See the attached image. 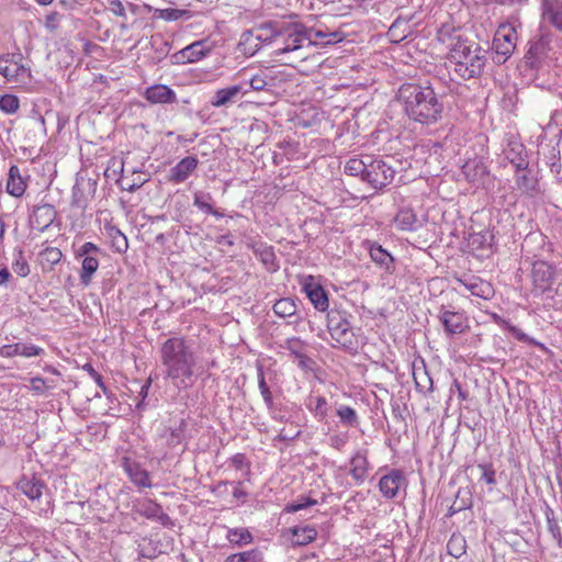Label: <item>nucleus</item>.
Instances as JSON below:
<instances>
[{
  "instance_id": "1",
  "label": "nucleus",
  "mask_w": 562,
  "mask_h": 562,
  "mask_svg": "<svg viewBox=\"0 0 562 562\" xmlns=\"http://www.w3.org/2000/svg\"><path fill=\"white\" fill-rule=\"evenodd\" d=\"M445 93L436 91L429 83H404L397 99L404 106L407 117L422 125L430 126L442 120L446 102Z\"/></svg>"
},
{
  "instance_id": "2",
  "label": "nucleus",
  "mask_w": 562,
  "mask_h": 562,
  "mask_svg": "<svg viewBox=\"0 0 562 562\" xmlns=\"http://www.w3.org/2000/svg\"><path fill=\"white\" fill-rule=\"evenodd\" d=\"M559 38L548 27L541 26L539 34L529 41V48L525 54V63L531 69H538L544 64L558 60Z\"/></svg>"
},
{
  "instance_id": "3",
  "label": "nucleus",
  "mask_w": 562,
  "mask_h": 562,
  "mask_svg": "<svg viewBox=\"0 0 562 562\" xmlns=\"http://www.w3.org/2000/svg\"><path fill=\"white\" fill-rule=\"evenodd\" d=\"M451 61H454V71L463 79L479 77L485 64V57L481 54L477 44H469L467 41H458L450 53Z\"/></svg>"
},
{
  "instance_id": "4",
  "label": "nucleus",
  "mask_w": 562,
  "mask_h": 562,
  "mask_svg": "<svg viewBox=\"0 0 562 562\" xmlns=\"http://www.w3.org/2000/svg\"><path fill=\"white\" fill-rule=\"evenodd\" d=\"M351 315L342 310L331 308L327 313V329L335 340L334 347H341L350 353L358 351V339L350 323Z\"/></svg>"
},
{
  "instance_id": "5",
  "label": "nucleus",
  "mask_w": 562,
  "mask_h": 562,
  "mask_svg": "<svg viewBox=\"0 0 562 562\" xmlns=\"http://www.w3.org/2000/svg\"><path fill=\"white\" fill-rule=\"evenodd\" d=\"M282 31L279 34V38H283L281 45H279L273 54L276 56L296 52L304 46L306 42L312 45V32L307 31V26L299 21H282Z\"/></svg>"
},
{
  "instance_id": "6",
  "label": "nucleus",
  "mask_w": 562,
  "mask_h": 562,
  "mask_svg": "<svg viewBox=\"0 0 562 562\" xmlns=\"http://www.w3.org/2000/svg\"><path fill=\"white\" fill-rule=\"evenodd\" d=\"M0 75L7 81L16 85H26L31 80V69L23 63L21 53H8L0 56Z\"/></svg>"
},
{
  "instance_id": "7",
  "label": "nucleus",
  "mask_w": 562,
  "mask_h": 562,
  "mask_svg": "<svg viewBox=\"0 0 562 562\" xmlns=\"http://www.w3.org/2000/svg\"><path fill=\"white\" fill-rule=\"evenodd\" d=\"M104 255L103 249L91 241L83 243L76 250V257L82 258L80 270L81 284L89 285L91 283L92 277L99 268L100 258L104 257Z\"/></svg>"
},
{
  "instance_id": "8",
  "label": "nucleus",
  "mask_w": 562,
  "mask_h": 562,
  "mask_svg": "<svg viewBox=\"0 0 562 562\" xmlns=\"http://www.w3.org/2000/svg\"><path fill=\"white\" fill-rule=\"evenodd\" d=\"M367 167L363 181L369 183L375 190H382L389 186L396 173L392 166L384 159H374L368 156Z\"/></svg>"
},
{
  "instance_id": "9",
  "label": "nucleus",
  "mask_w": 562,
  "mask_h": 562,
  "mask_svg": "<svg viewBox=\"0 0 562 562\" xmlns=\"http://www.w3.org/2000/svg\"><path fill=\"white\" fill-rule=\"evenodd\" d=\"M438 319L449 337L461 335L469 330V318L463 311H456L451 305H441Z\"/></svg>"
},
{
  "instance_id": "10",
  "label": "nucleus",
  "mask_w": 562,
  "mask_h": 562,
  "mask_svg": "<svg viewBox=\"0 0 562 562\" xmlns=\"http://www.w3.org/2000/svg\"><path fill=\"white\" fill-rule=\"evenodd\" d=\"M517 33L508 25L498 27L494 35L493 48L496 53L497 63L502 64L513 54L516 47Z\"/></svg>"
},
{
  "instance_id": "11",
  "label": "nucleus",
  "mask_w": 562,
  "mask_h": 562,
  "mask_svg": "<svg viewBox=\"0 0 562 562\" xmlns=\"http://www.w3.org/2000/svg\"><path fill=\"white\" fill-rule=\"evenodd\" d=\"M194 342L178 339V378L182 376L184 387L191 384L192 367L195 364Z\"/></svg>"
},
{
  "instance_id": "12",
  "label": "nucleus",
  "mask_w": 562,
  "mask_h": 562,
  "mask_svg": "<svg viewBox=\"0 0 562 562\" xmlns=\"http://www.w3.org/2000/svg\"><path fill=\"white\" fill-rule=\"evenodd\" d=\"M97 192V181L92 179L77 180L72 187L71 206L81 211H86L89 202L94 198Z\"/></svg>"
},
{
  "instance_id": "13",
  "label": "nucleus",
  "mask_w": 562,
  "mask_h": 562,
  "mask_svg": "<svg viewBox=\"0 0 562 562\" xmlns=\"http://www.w3.org/2000/svg\"><path fill=\"white\" fill-rule=\"evenodd\" d=\"M407 480L404 472L400 469H393L383 475L379 481V490L385 498H395L402 486H406Z\"/></svg>"
},
{
  "instance_id": "14",
  "label": "nucleus",
  "mask_w": 562,
  "mask_h": 562,
  "mask_svg": "<svg viewBox=\"0 0 562 562\" xmlns=\"http://www.w3.org/2000/svg\"><path fill=\"white\" fill-rule=\"evenodd\" d=\"M554 268L546 261H536L532 266V282L536 291H550L554 280Z\"/></svg>"
},
{
  "instance_id": "15",
  "label": "nucleus",
  "mask_w": 562,
  "mask_h": 562,
  "mask_svg": "<svg viewBox=\"0 0 562 562\" xmlns=\"http://www.w3.org/2000/svg\"><path fill=\"white\" fill-rule=\"evenodd\" d=\"M457 282L462 284L465 289H468L472 295L490 300L494 295L493 285L475 276H464L462 278H457Z\"/></svg>"
},
{
  "instance_id": "16",
  "label": "nucleus",
  "mask_w": 562,
  "mask_h": 562,
  "mask_svg": "<svg viewBox=\"0 0 562 562\" xmlns=\"http://www.w3.org/2000/svg\"><path fill=\"white\" fill-rule=\"evenodd\" d=\"M211 50L206 41H195L178 50V64L195 63L206 56Z\"/></svg>"
},
{
  "instance_id": "17",
  "label": "nucleus",
  "mask_w": 562,
  "mask_h": 562,
  "mask_svg": "<svg viewBox=\"0 0 562 562\" xmlns=\"http://www.w3.org/2000/svg\"><path fill=\"white\" fill-rule=\"evenodd\" d=\"M282 20H269L252 27L261 45H270L279 38Z\"/></svg>"
},
{
  "instance_id": "18",
  "label": "nucleus",
  "mask_w": 562,
  "mask_h": 562,
  "mask_svg": "<svg viewBox=\"0 0 562 562\" xmlns=\"http://www.w3.org/2000/svg\"><path fill=\"white\" fill-rule=\"evenodd\" d=\"M541 16L543 21L562 32V0H541Z\"/></svg>"
},
{
  "instance_id": "19",
  "label": "nucleus",
  "mask_w": 562,
  "mask_h": 562,
  "mask_svg": "<svg viewBox=\"0 0 562 562\" xmlns=\"http://www.w3.org/2000/svg\"><path fill=\"white\" fill-rule=\"evenodd\" d=\"M272 308L277 316L281 318H290L288 322L289 325H297L302 321V317L297 315V303L292 297L279 299L273 304Z\"/></svg>"
},
{
  "instance_id": "20",
  "label": "nucleus",
  "mask_w": 562,
  "mask_h": 562,
  "mask_svg": "<svg viewBox=\"0 0 562 562\" xmlns=\"http://www.w3.org/2000/svg\"><path fill=\"white\" fill-rule=\"evenodd\" d=\"M122 467L127 473L131 481L138 487H150L151 482L148 472L140 467L137 462L130 458L122 459Z\"/></svg>"
},
{
  "instance_id": "21",
  "label": "nucleus",
  "mask_w": 562,
  "mask_h": 562,
  "mask_svg": "<svg viewBox=\"0 0 562 562\" xmlns=\"http://www.w3.org/2000/svg\"><path fill=\"white\" fill-rule=\"evenodd\" d=\"M247 90L243 89L241 85H234L215 91L210 103L214 108L226 106L237 101L240 94L247 93Z\"/></svg>"
},
{
  "instance_id": "22",
  "label": "nucleus",
  "mask_w": 562,
  "mask_h": 562,
  "mask_svg": "<svg viewBox=\"0 0 562 562\" xmlns=\"http://www.w3.org/2000/svg\"><path fill=\"white\" fill-rule=\"evenodd\" d=\"M16 487L25 496L34 501L42 496L45 484L35 474H23L22 477L18 481Z\"/></svg>"
},
{
  "instance_id": "23",
  "label": "nucleus",
  "mask_w": 562,
  "mask_h": 562,
  "mask_svg": "<svg viewBox=\"0 0 562 562\" xmlns=\"http://www.w3.org/2000/svg\"><path fill=\"white\" fill-rule=\"evenodd\" d=\"M57 212L52 204L45 203L35 206L33 210L32 222L40 229H47L55 221Z\"/></svg>"
},
{
  "instance_id": "24",
  "label": "nucleus",
  "mask_w": 562,
  "mask_h": 562,
  "mask_svg": "<svg viewBox=\"0 0 562 562\" xmlns=\"http://www.w3.org/2000/svg\"><path fill=\"white\" fill-rule=\"evenodd\" d=\"M27 188L26 179L21 175L18 166L12 165L8 172L7 192L15 198H21Z\"/></svg>"
},
{
  "instance_id": "25",
  "label": "nucleus",
  "mask_w": 562,
  "mask_h": 562,
  "mask_svg": "<svg viewBox=\"0 0 562 562\" xmlns=\"http://www.w3.org/2000/svg\"><path fill=\"white\" fill-rule=\"evenodd\" d=\"M369 254L372 261L375 265H378L381 269H384L386 272L390 273L394 271V258L381 245L376 243L370 244Z\"/></svg>"
},
{
  "instance_id": "26",
  "label": "nucleus",
  "mask_w": 562,
  "mask_h": 562,
  "mask_svg": "<svg viewBox=\"0 0 562 562\" xmlns=\"http://www.w3.org/2000/svg\"><path fill=\"white\" fill-rule=\"evenodd\" d=\"M252 250L268 271L276 272L279 269L277 256L272 246L260 243L254 245Z\"/></svg>"
},
{
  "instance_id": "27",
  "label": "nucleus",
  "mask_w": 562,
  "mask_h": 562,
  "mask_svg": "<svg viewBox=\"0 0 562 562\" xmlns=\"http://www.w3.org/2000/svg\"><path fill=\"white\" fill-rule=\"evenodd\" d=\"M304 291L316 310L324 312L328 308L327 293L322 285L306 283Z\"/></svg>"
},
{
  "instance_id": "28",
  "label": "nucleus",
  "mask_w": 562,
  "mask_h": 562,
  "mask_svg": "<svg viewBox=\"0 0 562 562\" xmlns=\"http://www.w3.org/2000/svg\"><path fill=\"white\" fill-rule=\"evenodd\" d=\"M291 541L293 546H306L313 542L317 537V530L313 526H294L290 528Z\"/></svg>"
},
{
  "instance_id": "29",
  "label": "nucleus",
  "mask_w": 562,
  "mask_h": 562,
  "mask_svg": "<svg viewBox=\"0 0 562 562\" xmlns=\"http://www.w3.org/2000/svg\"><path fill=\"white\" fill-rule=\"evenodd\" d=\"M161 360L166 367V373L172 380L176 379V341L169 338L161 348Z\"/></svg>"
},
{
  "instance_id": "30",
  "label": "nucleus",
  "mask_w": 562,
  "mask_h": 562,
  "mask_svg": "<svg viewBox=\"0 0 562 562\" xmlns=\"http://www.w3.org/2000/svg\"><path fill=\"white\" fill-rule=\"evenodd\" d=\"M145 97L150 103H167L172 101L175 92L165 85H154L146 89Z\"/></svg>"
},
{
  "instance_id": "31",
  "label": "nucleus",
  "mask_w": 562,
  "mask_h": 562,
  "mask_svg": "<svg viewBox=\"0 0 562 562\" xmlns=\"http://www.w3.org/2000/svg\"><path fill=\"white\" fill-rule=\"evenodd\" d=\"M394 221L402 231H416L418 226L417 216L411 207L400 209Z\"/></svg>"
},
{
  "instance_id": "32",
  "label": "nucleus",
  "mask_w": 562,
  "mask_h": 562,
  "mask_svg": "<svg viewBox=\"0 0 562 562\" xmlns=\"http://www.w3.org/2000/svg\"><path fill=\"white\" fill-rule=\"evenodd\" d=\"M105 231L108 237L111 239L112 248L119 254L125 252L128 248L126 236L114 225H106Z\"/></svg>"
},
{
  "instance_id": "33",
  "label": "nucleus",
  "mask_w": 562,
  "mask_h": 562,
  "mask_svg": "<svg viewBox=\"0 0 562 562\" xmlns=\"http://www.w3.org/2000/svg\"><path fill=\"white\" fill-rule=\"evenodd\" d=\"M239 47L244 50L245 54L252 56L262 47V45L258 41V37L254 33L252 29H250L246 30L241 34Z\"/></svg>"
},
{
  "instance_id": "34",
  "label": "nucleus",
  "mask_w": 562,
  "mask_h": 562,
  "mask_svg": "<svg viewBox=\"0 0 562 562\" xmlns=\"http://www.w3.org/2000/svg\"><path fill=\"white\" fill-rule=\"evenodd\" d=\"M368 459L358 452L350 461V475L358 482H363L368 471Z\"/></svg>"
},
{
  "instance_id": "35",
  "label": "nucleus",
  "mask_w": 562,
  "mask_h": 562,
  "mask_svg": "<svg viewBox=\"0 0 562 562\" xmlns=\"http://www.w3.org/2000/svg\"><path fill=\"white\" fill-rule=\"evenodd\" d=\"M368 166V156L366 159H360L357 157L350 158L347 160L344 171L346 175L351 177H360V179L364 180V172H367Z\"/></svg>"
},
{
  "instance_id": "36",
  "label": "nucleus",
  "mask_w": 562,
  "mask_h": 562,
  "mask_svg": "<svg viewBox=\"0 0 562 562\" xmlns=\"http://www.w3.org/2000/svg\"><path fill=\"white\" fill-rule=\"evenodd\" d=\"M193 204L203 213L212 214L216 217H222L223 214L216 211L212 205V196L210 193L195 192Z\"/></svg>"
},
{
  "instance_id": "37",
  "label": "nucleus",
  "mask_w": 562,
  "mask_h": 562,
  "mask_svg": "<svg viewBox=\"0 0 562 562\" xmlns=\"http://www.w3.org/2000/svg\"><path fill=\"white\" fill-rule=\"evenodd\" d=\"M226 538L232 544L238 547L251 543L254 540L252 535L246 528H231L227 530Z\"/></svg>"
},
{
  "instance_id": "38",
  "label": "nucleus",
  "mask_w": 562,
  "mask_h": 562,
  "mask_svg": "<svg viewBox=\"0 0 562 562\" xmlns=\"http://www.w3.org/2000/svg\"><path fill=\"white\" fill-rule=\"evenodd\" d=\"M307 408L317 417L319 420H324L328 415V403L324 396H310Z\"/></svg>"
},
{
  "instance_id": "39",
  "label": "nucleus",
  "mask_w": 562,
  "mask_h": 562,
  "mask_svg": "<svg viewBox=\"0 0 562 562\" xmlns=\"http://www.w3.org/2000/svg\"><path fill=\"white\" fill-rule=\"evenodd\" d=\"M339 422L346 427H358L360 422L357 412L347 405H340L336 411Z\"/></svg>"
},
{
  "instance_id": "40",
  "label": "nucleus",
  "mask_w": 562,
  "mask_h": 562,
  "mask_svg": "<svg viewBox=\"0 0 562 562\" xmlns=\"http://www.w3.org/2000/svg\"><path fill=\"white\" fill-rule=\"evenodd\" d=\"M548 531L552 535L553 539L557 541L558 547L562 548V533L560 526L558 524V519L555 517L554 510L550 507L546 508L544 512Z\"/></svg>"
},
{
  "instance_id": "41",
  "label": "nucleus",
  "mask_w": 562,
  "mask_h": 562,
  "mask_svg": "<svg viewBox=\"0 0 562 562\" xmlns=\"http://www.w3.org/2000/svg\"><path fill=\"white\" fill-rule=\"evenodd\" d=\"M472 505L471 493L468 488H459L456 499L450 507V513L456 514Z\"/></svg>"
},
{
  "instance_id": "42",
  "label": "nucleus",
  "mask_w": 562,
  "mask_h": 562,
  "mask_svg": "<svg viewBox=\"0 0 562 562\" xmlns=\"http://www.w3.org/2000/svg\"><path fill=\"white\" fill-rule=\"evenodd\" d=\"M198 167V159L188 156L178 162V182L184 181Z\"/></svg>"
},
{
  "instance_id": "43",
  "label": "nucleus",
  "mask_w": 562,
  "mask_h": 562,
  "mask_svg": "<svg viewBox=\"0 0 562 562\" xmlns=\"http://www.w3.org/2000/svg\"><path fill=\"white\" fill-rule=\"evenodd\" d=\"M262 554L258 549L231 554L224 562H259Z\"/></svg>"
},
{
  "instance_id": "44",
  "label": "nucleus",
  "mask_w": 562,
  "mask_h": 562,
  "mask_svg": "<svg viewBox=\"0 0 562 562\" xmlns=\"http://www.w3.org/2000/svg\"><path fill=\"white\" fill-rule=\"evenodd\" d=\"M516 184L521 192L528 195H533L538 192V181L535 178L529 177L527 173L518 176Z\"/></svg>"
},
{
  "instance_id": "45",
  "label": "nucleus",
  "mask_w": 562,
  "mask_h": 562,
  "mask_svg": "<svg viewBox=\"0 0 562 562\" xmlns=\"http://www.w3.org/2000/svg\"><path fill=\"white\" fill-rule=\"evenodd\" d=\"M465 539L460 535H452L447 543V551L454 558H460L465 553Z\"/></svg>"
},
{
  "instance_id": "46",
  "label": "nucleus",
  "mask_w": 562,
  "mask_h": 562,
  "mask_svg": "<svg viewBox=\"0 0 562 562\" xmlns=\"http://www.w3.org/2000/svg\"><path fill=\"white\" fill-rule=\"evenodd\" d=\"M18 356L24 358H32L43 356L45 350L42 347L33 345L31 342H16Z\"/></svg>"
},
{
  "instance_id": "47",
  "label": "nucleus",
  "mask_w": 562,
  "mask_h": 562,
  "mask_svg": "<svg viewBox=\"0 0 562 562\" xmlns=\"http://www.w3.org/2000/svg\"><path fill=\"white\" fill-rule=\"evenodd\" d=\"M20 108V100L13 94L0 97V110L7 114H14Z\"/></svg>"
},
{
  "instance_id": "48",
  "label": "nucleus",
  "mask_w": 562,
  "mask_h": 562,
  "mask_svg": "<svg viewBox=\"0 0 562 562\" xmlns=\"http://www.w3.org/2000/svg\"><path fill=\"white\" fill-rule=\"evenodd\" d=\"M307 31L312 32V44L316 43V40H325L324 44H333L341 41V34L339 32L325 33L313 27H307Z\"/></svg>"
},
{
  "instance_id": "49",
  "label": "nucleus",
  "mask_w": 562,
  "mask_h": 562,
  "mask_svg": "<svg viewBox=\"0 0 562 562\" xmlns=\"http://www.w3.org/2000/svg\"><path fill=\"white\" fill-rule=\"evenodd\" d=\"M258 385L267 407L271 409L273 407L272 393L269 386L267 385L263 370L261 367L258 368Z\"/></svg>"
},
{
  "instance_id": "50",
  "label": "nucleus",
  "mask_w": 562,
  "mask_h": 562,
  "mask_svg": "<svg viewBox=\"0 0 562 562\" xmlns=\"http://www.w3.org/2000/svg\"><path fill=\"white\" fill-rule=\"evenodd\" d=\"M13 271L20 277H26L30 273V266L23 256V250L19 249L16 258L12 263Z\"/></svg>"
},
{
  "instance_id": "51",
  "label": "nucleus",
  "mask_w": 562,
  "mask_h": 562,
  "mask_svg": "<svg viewBox=\"0 0 562 562\" xmlns=\"http://www.w3.org/2000/svg\"><path fill=\"white\" fill-rule=\"evenodd\" d=\"M414 381L416 389L419 392L430 391L432 389V380L426 371H424L422 374L414 372Z\"/></svg>"
},
{
  "instance_id": "52",
  "label": "nucleus",
  "mask_w": 562,
  "mask_h": 562,
  "mask_svg": "<svg viewBox=\"0 0 562 562\" xmlns=\"http://www.w3.org/2000/svg\"><path fill=\"white\" fill-rule=\"evenodd\" d=\"M124 173H125V168L123 167L122 176L119 180V183L123 190L133 192V191L137 190L138 188H140V186L146 181L145 178L139 177L138 182H132V180Z\"/></svg>"
},
{
  "instance_id": "53",
  "label": "nucleus",
  "mask_w": 562,
  "mask_h": 562,
  "mask_svg": "<svg viewBox=\"0 0 562 562\" xmlns=\"http://www.w3.org/2000/svg\"><path fill=\"white\" fill-rule=\"evenodd\" d=\"M479 468L482 470L481 480L484 481L487 484L494 485L496 484L495 479V470L493 469L492 464H479Z\"/></svg>"
},
{
  "instance_id": "54",
  "label": "nucleus",
  "mask_w": 562,
  "mask_h": 562,
  "mask_svg": "<svg viewBox=\"0 0 562 562\" xmlns=\"http://www.w3.org/2000/svg\"><path fill=\"white\" fill-rule=\"evenodd\" d=\"M303 341L297 337L288 338L283 345V348L291 351L292 355L297 357L302 353Z\"/></svg>"
},
{
  "instance_id": "55",
  "label": "nucleus",
  "mask_w": 562,
  "mask_h": 562,
  "mask_svg": "<svg viewBox=\"0 0 562 562\" xmlns=\"http://www.w3.org/2000/svg\"><path fill=\"white\" fill-rule=\"evenodd\" d=\"M61 20V14L57 11H53L46 15L45 19V27L50 32L56 31L59 27V23Z\"/></svg>"
},
{
  "instance_id": "56",
  "label": "nucleus",
  "mask_w": 562,
  "mask_h": 562,
  "mask_svg": "<svg viewBox=\"0 0 562 562\" xmlns=\"http://www.w3.org/2000/svg\"><path fill=\"white\" fill-rule=\"evenodd\" d=\"M267 85H268V81L266 80V77L260 74L255 75L249 79V86L255 91L265 90Z\"/></svg>"
},
{
  "instance_id": "57",
  "label": "nucleus",
  "mask_w": 562,
  "mask_h": 562,
  "mask_svg": "<svg viewBox=\"0 0 562 562\" xmlns=\"http://www.w3.org/2000/svg\"><path fill=\"white\" fill-rule=\"evenodd\" d=\"M108 8L117 16L126 18L125 8L121 0H108Z\"/></svg>"
},
{
  "instance_id": "58",
  "label": "nucleus",
  "mask_w": 562,
  "mask_h": 562,
  "mask_svg": "<svg viewBox=\"0 0 562 562\" xmlns=\"http://www.w3.org/2000/svg\"><path fill=\"white\" fill-rule=\"evenodd\" d=\"M83 370L89 373V375L95 381L99 387L105 392V385L103 383L102 376L94 370V368L90 363H86L83 366Z\"/></svg>"
},
{
  "instance_id": "59",
  "label": "nucleus",
  "mask_w": 562,
  "mask_h": 562,
  "mask_svg": "<svg viewBox=\"0 0 562 562\" xmlns=\"http://www.w3.org/2000/svg\"><path fill=\"white\" fill-rule=\"evenodd\" d=\"M18 356L16 342L8 344L0 347V357L13 358Z\"/></svg>"
},
{
  "instance_id": "60",
  "label": "nucleus",
  "mask_w": 562,
  "mask_h": 562,
  "mask_svg": "<svg viewBox=\"0 0 562 562\" xmlns=\"http://www.w3.org/2000/svg\"><path fill=\"white\" fill-rule=\"evenodd\" d=\"M231 463L236 470H240L244 467L249 468L246 456L244 453H236L231 458Z\"/></svg>"
},
{
  "instance_id": "61",
  "label": "nucleus",
  "mask_w": 562,
  "mask_h": 562,
  "mask_svg": "<svg viewBox=\"0 0 562 562\" xmlns=\"http://www.w3.org/2000/svg\"><path fill=\"white\" fill-rule=\"evenodd\" d=\"M31 389L36 393H44V391L47 389L46 381L40 376L32 378Z\"/></svg>"
},
{
  "instance_id": "62",
  "label": "nucleus",
  "mask_w": 562,
  "mask_h": 562,
  "mask_svg": "<svg viewBox=\"0 0 562 562\" xmlns=\"http://www.w3.org/2000/svg\"><path fill=\"white\" fill-rule=\"evenodd\" d=\"M305 508H307V506H306L305 502L302 501V496H301L297 501L288 504L284 507L283 512H285V513H296V512L305 509Z\"/></svg>"
},
{
  "instance_id": "63",
  "label": "nucleus",
  "mask_w": 562,
  "mask_h": 562,
  "mask_svg": "<svg viewBox=\"0 0 562 562\" xmlns=\"http://www.w3.org/2000/svg\"><path fill=\"white\" fill-rule=\"evenodd\" d=\"M47 260L52 263H57L61 259V251L58 248H47L44 252Z\"/></svg>"
},
{
  "instance_id": "64",
  "label": "nucleus",
  "mask_w": 562,
  "mask_h": 562,
  "mask_svg": "<svg viewBox=\"0 0 562 562\" xmlns=\"http://www.w3.org/2000/svg\"><path fill=\"white\" fill-rule=\"evenodd\" d=\"M158 16L164 19V20H167V21H175L176 20V9H164V10H158Z\"/></svg>"
}]
</instances>
